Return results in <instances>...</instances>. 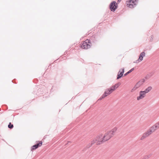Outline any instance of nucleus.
I'll use <instances>...</instances> for the list:
<instances>
[{
  "mask_svg": "<svg viewBox=\"0 0 159 159\" xmlns=\"http://www.w3.org/2000/svg\"><path fill=\"white\" fill-rule=\"evenodd\" d=\"M114 90L111 87L108 89H107L103 94L100 98V99H101L102 98H105L107 96L111 93L113 92Z\"/></svg>",
  "mask_w": 159,
  "mask_h": 159,
  "instance_id": "423d86ee",
  "label": "nucleus"
},
{
  "mask_svg": "<svg viewBox=\"0 0 159 159\" xmlns=\"http://www.w3.org/2000/svg\"><path fill=\"white\" fill-rule=\"evenodd\" d=\"M92 43L89 40L87 39L83 41L80 45V47L82 49H87L91 48Z\"/></svg>",
  "mask_w": 159,
  "mask_h": 159,
  "instance_id": "f03ea898",
  "label": "nucleus"
},
{
  "mask_svg": "<svg viewBox=\"0 0 159 159\" xmlns=\"http://www.w3.org/2000/svg\"><path fill=\"white\" fill-rule=\"evenodd\" d=\"M39 143L36 145L33 146L32 147L31 150L33 151L35 149L39 147H40L42 144V141H39Z\"/></svg>",
  "mask_w": 159,
  "mask_h": 159,
  "instance_id": "9b49d317",
  "label": "nucleus"
},
{
  "mask_svg": "<svg viewBox=\"0 0 159 159\" xmlns=\"http://www.w3.org/2000/svg\"><path fill=\"white\" fill-rule=\"evenodd\" d=\"M145 53L144 52H141L139 56V59L134 61V62L138 63L142 61L143 60V57L145 56Z\"/></svg>",
  "mask_w": 159,
  "mask_h": 159,
  "instance_id": "9d476101",
  "label": "nucleus"
},
{
  "mask_svg": "<svg viewBox=\"0 0 159 159\" xmlns=\"http://www.w3.org/2000/svg\"><path fill=\"white\" fill-rule=\"evenodd\" d=\"M117 128L115 127L113 128L111 131H109L113 136L114 135V134L117 131Z\"/></svg>",
  "mask_w": 159,
  "mask_h": 159,
  "instance_id": "dca6fc26",
  "label": "nucleus"
},
{
  "mask_svg": "<svg viewBox=\"0 0 159 159\" xmlns=\"http://www.w3.org/2000/svg\"><path fill=\"white\" fill-rule=\"evenodd\" d=\"M155 125L157 126V128H158L159 129V122H158L156 123Z\"/></svg>",
  "mask_w": 159,
  "mask_h": 159,
  "instance_id": "aec40b11",
  "label": "nucleus"
},
{
  "mask_svg": "<svg viewBox=\"0 0 159 159\" xmlns=\"http://www.w3.org/2000/svg\"><path fill=\"white\" fill-rule=\"evenodd\" d=\"M152 89V87L150 86L146 88L143 91L146 93H147L150 92Z\"/></svg>",
  "mask_w": 159,
  "mask_h": 159,
  "instance_id": "2eb2a0df",
  "label": "nucleus"
},
{
  "mask_svg": "<svg viewBox=\"0 0 159 159\" xmlns=\"http://www.w3.org/2000/svg\"><path fill=\"white\" fill-rule=\"evenodd\" d=\"M8 127L9 128L12 129L13 127V125L11 124V123H9V124L8 125Z\"/></svg>",
  "mask_w": 159,
  "mask_h": 159,
  "instance_id": "f3484780",
  "label": "nucleus"
},
{
  "mask_svg": "<svg viewBox=\"0 0 159 159\" xmlns=\"http://www.w3.org/2000/svg\"><path fill=\"white\" fill-rule=\"evenodd\" d=\"M121 0H118V1H117L118 2H118H120L121 1Z\"/></svg>",
  "mask_w": 159,
  "mask_h": 159,
  "instance_id": "4be33fe9",
  "label": "nucleus"
},
{
  "mask_svg": "<svg viewBox=\"0 0 159 159\" xmlns=\"http://www.w3.org/2000/svg\"><path fill=\"white\" fill-rule=\"evenodd\" d=\"M146 94L143 91H140L139 96L137 97V100L139 101L144 98L146 96Z\"/></svg>",
  "mask_w": 159,
  "mask_h": 159,
  "instance_id": "1a4fd4ad",
  "label": "nucleus"
},
{
  "mask_svg": "<svg viewBox=\"0 0 159 159\" xmlns=\"http://www.w3.org/2000/svg\"><path fill=\"white\" fill-rule=\"evenodd\" d=\"M120 84L121 83L120 82H118L115 85L112 86L111 87L114 91L116 89L118 88Z\"/></svg>",
  "mask_w": 159,
  "mask_h": 159,
  "instance_id": "4468645a",
  "label": "nucleus"
},
{
  "mask_svg": "<svg viewBox=\"0 0 159 159\" xmlns=\"http://www.w3.org/2000/svg\"><path fill=\"white\" fill-rule=\"evenodd\" d=\"M145 80L143 79L139 81L135 84L134 86L131 90V92H133L135 91L137 89L142 86L145 82Z\"/></svg>",
  "mask_w": 159,
  "mask_h": 159,
  "instance_id": "20e7f679",
  "label": "nucleus"
},
{
  "mask_svg": "<svg viewBox=\"0 0 159 159\" xmlns=\"http://www.w3.org/2000/svg\"><path fill=\"white\" fill-rule=\"evenodd\" d=\"M134 70V68H132V69H131L129 71H128V73H129H129H130V72H132L133 70Z\"/></svg>",
  "mask_w": 159,
  "mask_h": 159,
  "instance_id": "a211bd4d",
  "label": "nucleus"
},
{
  "mask_svg": "<svg viewBox=\"0 0 159 159\" xmlns=\"http://www.w3.org/2000/svg\"><path fill=\"white\" fill-rule=\"evenodd\" d=\"M117 7V4L115 1L112 2L110 5V9L112 11H114Z\"/></svg>",
  "mask_w": 159,
  "mask_h": 159,
  "instance_id": "6e6552de",
  "label": "nucleus"
},
{
  "mask_svg": "<svg viewBox=\"0 0 159 159\" xmlns=\"http://www.w3.org/2000/svg\"><path fill=\"white\" fill-rule=\"evenodd\" d=\"M124 72V68L121 69L119 71L117 75V79H118L120 78L122 76Z\"/></svg>",
  "mask_w": 159,
  "mask_h": 159,
  "instance_id": "ddd939ff",
  "label": "nucleus"
},
{
  "mask_svg": "<svg viewBox=\"0 0 159 159\" xmlns=\"http://www.w3.org/2000/svg\"><path fill=\"white\" fill-rule=\"evenodd\" d=\"M93 141L94 143L97 144H100L105 142L103 136L102 134L97 136Z\"/></svg>",
  "mask_w": 159,
  "mask_h": 159,
  "instance_id": "7ed1b4c3",
  "label": "nucleus"
},
{
  "mask_svg": "<svg viewBox=\"0 0 159 159\" xmlns=\"http://www.w3.org/2000/svg\"><path fill=\"white\" fill-rule=\"evenodd\" d=\"M134 70V68H132V69H131L129 71H128V73H129H129H130V72H132L133 70Z\"/></svg>",
  "mask_w": 159,
  "mask_h": 159,
  "instance_id": "6ab92c4d",
  "label": "nucleus"
},
{
  "mask_svg": "<svg viewBox=\"0 0 159 159\" xmlns=\"http://www.w3.org/2000/svg\"><path fill=\"white\" fill-rule=\"evenodd\" d=\"M138 0H128L126 2L127 6L130 8H133L137 4Z\"/></svg>",
  "mask_w": 159,
  "mask_h": 159,
  "instance_id": "39448f33",
  "label": "nucleus"
},
{
  "mask_svg": "<svg viewBox=\"0 0 159 159\" xmlns=\"http://www.w3.org/2000/svg\"><path fill=\"white\" fill-rule=\"evenodd\" d=\"M157 129H158V128H157V126L155 124L150 127L147 131L143 134L141 138L140 139L141 140H143L145 138L148 137L151 135L153 132H154Z\"/></svg>",
  "mask_w": 159,
  "mask_h": 159,
  "instance_id": "f257e3e1",
  "label": "nucleus"
},
{
  "mask_svg": "<svg viewBox=\"0 0 159 159\" xmlns=\"http://www.w3.org/2000/svg\"><path fill=\"white\" fill-rule=\"evenodd\" d=\"M39 143L36 145L33 146L32 147L31 150L33 151L35 149L39 147H40L42 144V141H39Z\"/></svg>",
  "mask_w": 159,
  "mask_h": 159,
  "instance_id": "f8f14e48",
  "label": "nucleus"
},
{
  "mask_svg": "<svg viewBox=\"0 0 159 159\" xmlns=\"http://www.w3.org/2000/svg\"><path fill=\"white\" fill-rule=\"evenodd\" d=\"M111 134L109 131H108L103 136V138L105 141L108 140L113 136Z\"/></svg>",
  "mask_w": 159,
  "mask_h": 159,
  "instance_id": "0eeeda50",
  "label": "nucleus"
},
{
  "mask_svg": "<svg viewBox=\"0 0 159 159\" xmlns=\"http://www.w3.org/2000/svg\"><path fill=\"white\" fill-rule=\"evenodd\" d=\"M129 74V73H128V72L126 73L125 74H124V76H126Z\"/></svg>",
  "mask_w": 159,
  "mask_h": 159,
  "instance_id": "412c9836",
  "label": "nucleus"
}]
</instances>
